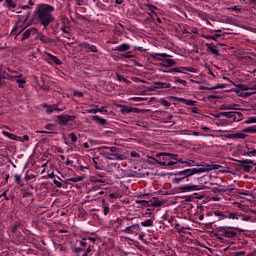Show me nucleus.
<instances>
[{"instance_id": "4", "label": "nucleus", "mask_w": 256, "mask_h": 256, "mask_svg": "<svg viewBox=\"0 0 256 256\" xmlns=\"http://www.w3.org/2000/svg\"><path fill=\"white\" fill-rule=\"evenodd\" d=\"M59 125H69L71 121H75L77 117L75 115L61 114L57 116Z\"/></svg>"}, {"instance_id": "1", "label": "nucleus", "mask_w": 256, "mask_h": 256, "mask_svg": "<svg viewBox=\"0 0 256 256\" xmlns=\"http://www.w3.org/2000/svg\"><path fill=\"white\" fill-rule=\"evenodd\" d=\"M55 11V7L49 4H40L37 7V17L40 21L41 25H43L44 29L49 27V24L53 21V15H51Z\"/></svg>"}, {"instance_id": "13", "label": "nucleus", "mask_w": 256, "mask_h": 256, "mask_svg": "<svg viewBox=\"0 0 256 256\" xmlns=\"http://www.w3.org/2000/svg\"><path fill=\"white\" fill-rule=\"evenodd\" d=\"M44 55L46 57H48V63L49 61H52L53 63H55V65H61L62 62H61V59H59L57 56L49 53V52H44Z\"/></svg>"}, {"instance_id": "18", "label": "nucleus", "mask_w": 256, "mask_h": 256, "mask_svg": "<svg viewBox=\"0 0 256 256\" xmlns=\"http://www.w3.org/2000/svg\"><path fill=\"white\" fill-rule=\"evenodd\" d=\"M232 123H239V121H243V113L241 112H233L232 117L230 118Z\"/></svg>"}, {"instance_id": "11", "label": "nucleus", "mask_w": 256, "mask_h": 256, "mask_svg": "<svg viewBox=\"0 0 256 256\" xmlns=\"http://www.w3.org/2000/svg\"><path fill=\"white\" fill-rule=\"evenodd\" d=\"M222 237H227L228 239H233V237H237V232L233 229H223L221 230Z\"/></svg>"}, {"instance_id": "30", "label": "nucleus", "mask_w": 256, "mask_h": 256, "mask_svg": "<svg viewBox=\"0 0 256 256\" xmlns=\"http://www.w3.org/2000/svg\"><path fill=\"white\" fill-rule=\"evenodd\" d=\"M221 37V34H215V35H202L203 39H207L208 41H217Z\"/></svg>"}, {"instance_id": "58", "label": "nucleus", "mask_w": 256, "mask_h": 256, "mask_svg": "<svg viewBox=\"0 0 256 256\" xmlns=\"http://www.w3.org/2000/svg\"><path fill=\"white\" fill-rule=\"evenodd\" d=\"M161 105L164 107H171V103L167 100H161Z\"/></svg>"}, {"instance_id": "19", "label": "nucleus", "mask_w": 256, "mask_h": 256, "mask_svg": "<svg viewBox=\"0 0 256 256\" xmlns=\"http://www.w3.org/2000/svg\"><path fill=\"white\" fill-rule=\"evenodd\" d=\"M185 71H188V73H196L193 67H179L173 69L174 73H185Z\"/></svg>"}, {"instance_id": "16", "label": "nucleus", "mask_w": 256, "mask_h": 256, "mask_svg": "<svg viewBox=\"0 0 256 256\" xmlns=\"http://www.w3.org/2000/svg\"><path fill=\"white\" fill-rule=\"evenodd\" d=\"M12 79H14V81H16V83H18V87L20 89H23V87H25V83H27V80L25 78H23V76H13Z\"/></svg>"}, {"instance_id": "60", "label": "nucleus", "mask_w": 256, "mask_h": 256, "mask_svg": "<svg viewBox=\"0 0 256 256\" xmlns=\"http://www.w3.org/2000/svg\"><path fill=\"white\" fill-rule=\"evenodd\" d=\"M25 141H29L28 135H24L23 137H21V140H18V142H20V143H25Z\"/></svg>"}, {"instance_id": "43", "label": "nucleus", "mask_w": 256, "mask_h": 256, "mask_svg": "<svg viewBox=\"0 0 256 256\" xmlns=\"http://www.w3.org/2000/svg\"><path fill=\"white\" fill-rule=\"evenodd\" d=\"M240 220L241 221H253V217H251V216H247V215H245V214H243V213H240Z\"/></svg>"}, {"instance_id": "50", "label": "nucleus", "mask_w": 256, "mask_h": 256, "mask_svg": "<svg viewBox=\"0 0 256 256\" xmlns=\"http://www.w3.org/2000/svg\"><path fill=\"white\" fill-rule=\"evenodd\" d=\"M68 137L71 139L72 143H77L78 138L75 133H70Z\"/></svg>"}, {"instance_id": "53", "label": "nucleus", "mask_w": 256, "mask_h": 256, "mask_svg": "<svg viewBox=\"0 0 256 256\" xmlns=\"http://www.w3.org/2000/svg\"><path fill=\"white\" fill-rule=\"evenodd\" d=\"M222 117H226L227 119H231L233 116V112H222L221 113Z\"/></svg>"}, {"instance_id": "34", "label": "nucleus", "mask_w": 256, "mask_h": 256, "mask_svg": "<svg viewBox=\"0 0 256 256\" xmlns=\"http://www.w3.org/2000/svg\"><path fill=\"white\" fill-rule=\"evenodd\" d=\"M175 229L178 233H185V231H189V229H191L190 227H181L180 224H175Z\"/></svg>"}, {"instance_id": "28", "label": "nucleus", "mask_w": 256, "mask_h": 256, "mask_svg": "<svg viewBox=\"0 0 256 256\" xmlns=\"http://www.w3.org/2000/svg\"><path fill=\"white\" fill-rule=\"evenodd\" d=\"M235 93L238 95V97H251L252 94L245 92V90H242L241 88H236Z\"/></svg>"}, {"instance_id": "63", "label": "nucleus", "mask_w": 256, "mask_h": 256, "mask_svg": "<svg viewBox=\"0 0 256 256\" xmlns=\"http://www.w3.org/2000/svg\"><path fill=\"white\" fill-rule=\"evenodd\" d=\"M60 31H62V33H65L66 35L69 34V30H67V26H62L60 28Z\"/></svg>"}, {"instance_id": "64", "label": "nucleus", "mask_w": 256, "mask_h": 256, "mask_svg": "<svg viewBox=\"0 0 256 256\" xmlns=\"http://www.w3.org/2000/svg\"><path fill=\"white\" fill-rule=\"evenodd\" d=\"M232 191H235V187L229 185L227 188H226V193H231Z\"/></svg>"}, {"instance_id": "20", "label": "nucleus", "mask_w": 256, "mask_h": 256, "mask_svg": "<svg viewBox=\"0 0 256 256\" xmlns=\"http://www.w3.org/2000/svg\"><path fill=\"white\" fill-rule=\"evenodd\" d=\"M144 7H148V9L150 11V12H148V15L151 17V19H153V15L155 17H157L156 11L159 9V8H157V6H155L153 4H145Z\"/></svg>"}, {"instance_id": "55", "label": "nucleus", "mask_w": 256, "mask_h": 256, "mask_svg": "<svg viewBox=\"0 0 256 256\" xmlns=\"http://www.w3.org/2000/svg\"><path fill=\"white\" fill-rule=\"evenodd\" d=\"M91 251H93V247L90 245V246H88L86 251H84L82 256H89V253H91Z\"/></svg>"}, {"instance_id": "52", "label": "nucleus", "mask_w": 256, "mask_h": 256, "mask_svg": "<svg viewBox=\"0 0 256 256\" xmlns=\"http://www.w3.org/2000/svg\"><path fill=\"white\" fill-rule=\"evenodd\" d=\"M121 57H123V59H133V54H131V52H127L124 54H121Z\"/></svg>"}, {"instance_id": "40", "label": "nucleus", "mask_w": 256, "mask_h": 256, "mask_svg": "<svg viewBox=\"0 0 256 256\" xmlns=\"http://www.w3.org/2000/svg\"><path fill=\"white\" fill-rule=\"evenodd\" d=\"M142 227H153L154 222L152 219L141 222Z\"/></svg>"}, {"instance_id": "36", "label": "nucleus", "mask_w": 256, "mask_h": 256, "mask_svg": "<svg viewBox=\"0 0 256 256\" xmlns=\"http://www.w3.org/2000/svg\"><path fill=\"white\" fill-rule=\"evenodd\" d=\"M102 207L104 215H109V211H111V209L109 208V204L105 203V200L102 201Z\"/></svg>"}, {"instance_id": "8", "label": "nucleus", "mask_w": 256, "mask_h": 256, "mask_svg": "<svg viewBox=\"0 0 256 256\" xmlns=\"http://www.w3.org/2000/svg\"><path fill=\"white\" fill-rule=\"evenodd\" d=\"M37 33H38L37 28H34V27L29 28V29H27V30L22 34V39H21V41H26V39H29V37H33V36L37 35Z\"/></svg>"}, {"instance_id": "3", "label": "nucleus", "mask_w": 256, "mask_h": 256, "mask_svg": "<svg viewBox=\"0 0 256 256\" xmlns=\"http://www.w3.org/2000/svg\"><path fill=\"white\" fill-rule=\"evenodd\" d=\"M247 133H256L255 126H249L242 129L240 132L228 134L227 139H247Z\"/></svg>"}, {"instance_id": "47", "label": "nucleus", "mask_w": 256, "mask_h": 256, "mask_svg": "<svg viewBox=\"0 0 256 256\" xmlns=\"http://www.w3.org/2000/svg\"><path fill=\"white\" fill-rule=\"evenodd\" d=\"M136 203L142 207H149V202L147 200H136Z\"/></svg>"}, {"instance_id": "56", "label": "nucleus", "mask_w": 256, "mask_h": 256, "mask_svg": "<svg viewBox=\"0 0 256 256\" xmlns=\"http://www.w3.org/2000/svg\"><path fill=\"white\" fill-rule=\"evenodd\" d=\"M214 193H227V190H220V188L214 187L212 188Z\"/></svg>"}, {"instance_id": "61", "label": "nucleus", "mask_w": 256, "mask_h": 256, "mask_svg": "<svg viewBox=\"0 0 256 256\" xmlns=\"http://www.w3.org/2000/svg\"><path fill=\"white\" fill-rule=\"evenodd\" d=\"M87 113H93L94 115L99 113V108H96V109H88L87 110Z\"/></svg>"}, {"instance_id": "33", "label": "nucleus", "mask_w": 256, "mask_h": 256, "mask_svg": "<svg viewBox=\"0 0 256 256\" xmlns=\"http://www.w3.org/2000/svg\"><path fill=\"white\" fill-rule=\"evenodd\" d=\"M164 159L167 161L168 159H173L174 161H179L177 160V157L178 155L177 154H167V153H164L162 154Z\"/></svg>"}, {"instance_id": "42", "label": "nucleus", "mask_w": 256, "mask_h": 256, "mask_svg": "<svg viewBox=\"0 0 256 256\" xmlns=\"http://www.w3.org/2000/svg\"><path fill=\"white\" fill-rule=\"evenodd\" d=\"M84 179H85V176H77V177L70 178L69 181H71L72 183H79V181H83Z\"/></svg>"}, {"instance_id": "46", "label": "nucleus", "mask_w": 256, "mask_h": 256, "mask_svg": "<svg viewBox=\"0 0 256 256\" xmlns=\"http://www.w3.org/2000/svg\"><path fill=\"white\" fill-rule=\"evenodd\" d=\"M128 101H136L137 103L141 102V101H147V98H143V97H131L128 99Z\"/></svg>"}, {"instance_id": "29", "label": "nucleus", "mask_w": 256, "mask_h": 256, "mask_svg": "<svg viewBox=\"0 0 256 256\" xmlns=\"http://www.w3.org/2000/svg\"><path fill=\"white\" fill-rule=\"evenodd\" d=\"M177 101H179L180 103H184V105H189V106L196 105V103H197V101L188 100L185 98H177Z\"/></svg>"}, {"instance_id": "22", "label": "nucleus", "mask_w": 256, "mask_h": 256, "mask_svg": "<svg viewBox=\"0 0 256 256\" xmlns=\"http://www.w3.org/2000/svg\"><path fill=\"white\" fill-rule=\"evenodd\" d=\"M154 89H171V84L167 82H154Z\"/></svg>"}, {"instance_id": "31", "label": "nucleus", "mask_w": 256, "mask_h": 256, "mask_svg": "<svg viewBox=\"0 0 256 256\" xmlns=\"http://www.w3.org/2000/svg\"><path fill=\"white\" fill-rule=\"evenodd\" d=\"M109 161H123V156L122 155H115V154H110V156H105Z\"/></svg>"}, {"instance_id": "45", "label": "nucleus", "mask_w": 256, "mask_h": 256, "mask_svg": "<svg viewBox=\"0 0 256 256\" xmlns=\"http://www.w3.org/2000/svg\"><path fill=\"white\" fill-rule=\"evenodd\" d=\"M174 83H181V85H184V87L187 86V81H185L179 77H174Z\"/></svg>"}, {"instance_id": "62", "label": "nucleus", "mask_w": 256, "mask_h": 256, "mask_svg": "<svg viewBox=\"0 0 256 256\" xmlns=\"http://www.w3.org/2000/svg\"><path fill=\"white\" fill-rule=\"evenodd\" d=\"M109 198H110V199H119V194H118V193H111V194L109 195Z\"/></svg>"}, {"instance_id": "37", "label": "nucleus", "mask_w": 256, "mask_h": 256, "mask_svg": "<svg viewBox=\"0 0 256 256\" xmlns=\"http://www.w3.org/2000/svg\"><path fill=\"white\" fill-rule=\"evenodd\" d=\"M14 179H15V183H17L18 185H20V187H25V184H24L23 181L21 180V175L15 174V175H14Z\"/></svg>"}, {"instance_id": "35", "label": "nucleus", "mask_w": 256, "mask_h": 256, "mask_svg": "<svg viewBox=\"0 0 256 256\" xmlns=\"http://www.w3.org/2000/svg\"><path fill=\"white\" fill-rule=\"evenodd\" d=\"M173 65H175V60H173V59H165L163 61L164 67H173Z\"/></svg>"}, {"instance_id": "14", "label": "nucleus", "mask_w": 256, "mask_h": 256, "mask_svg": "<svg viewBox=\"0 0 256 256\" xmlns=\"http://www.w3.org/2000/svg\"><path fill=\"white\" fill-rule=\"evenodd\" d=\"M122 115H129V113H143V110L139 108L124 107L121 109Z\"/></svg>"}, {"instance_id": "49", "label": "nucleus", "mask_w": 256, "mask_h": 256, "mask_svg": "<svg viewBox=\"0 0 256 256\" xmlns=\"http://www.w3.org/2000/svg\"><path fill=\"white\" fill-rule=\"evenodd\" d=\"M117 79H118V81H123V83H126L127 85H129L131 83V81L127 80V78H125L121 75H117Z\"/></svg>"}, {"instance_id": "38", "label": "nucleus", "mask_w": 256, "mask_h": 256, "mask_svg": "<svg viewBox=\"0 0 256 256\" xmlns=\"http://www.w3.org/2000/svg\"><path fill=\"white\" fill-rule=\"evenodd\" d=\"M214 217H218L220 221L227 218L225 216V212H220V211H214Z\"/></svg>"}, {"instance_id": "26", "label": "nucleus", "mask_w": 256, "mask_h": 256, "mask_svg": "<svg viewBox=\"0 0 256 256\" xmlns=\"http://www.w3.org/2000/svg\"><path fill=\"white\" fill-rule=\"evenodd\" d=\"M237 88L241 89L242 91H256V85H254L252 88L245 84H238L236 86Z\"/></svg>"}, {"instance_id": "5", "label": "nucleus", "mask_w": 256, "mask_h": 256, "mask_svg": "<svg viewBox=\"0 0 256 256\" xmlns=\"http://www.w3.org/2000/svg\"><path fill=\"white\" fill-rule=\"evenodd\" d=\"M138 231H141V225L133 224L124 228L122 233H125L126 235H137Z\"/></svg>"}, {"instance_id": "15", "label": "nucleus", "mask_w": 256, "mask_h": 256, "mask_svg": "<svg viewBox=\"0 0 256 256\" xmlns=\"http://www.w3.org/2000/svg\"><path fill=\"white\" fill-rule=\"evenodd\" d=\"M243 155H246V157H256V149L247 144Z\"/></svg>"}, {"instance_id": "17", "label": "nucleus", "mask_w": 256, "mask_h": 256, "mask_svg": "<svg viewBox=\"0 0 256 256\" xmlns=\"http://www.w3.org/2000/svg\"><path fill=\"white\" fill-rule=\"evenodd\" d=\"M208 53H212V55H216L219 57V50H217V46L211 43H206Z\"/></svg>"}, {"instance_id": "32", "label": "nucleus", "mask_w": 256, "mask_h": 256, "mask_svg": "<svg viewBox=\"0 0 256 256\" xmlns=\"http://www.w3.org/2000/svg\"><path fill=\"white\" fill-rule=\"evenodd\" d=\"M179 161H160L159 165H162L163 167H173V165H177Z\"/></svg>"}, {"instance_id": "27", "label": "nucleus", "mask_w": 256, "mask_h": 256, "mask_svg": "<svg viewBox=\"0 0 256 256\" xmlns=\"http://www.w3.org/2000/svg\"><path fill=\"white\" fill-rule=\"evenodd\" d=\"M92 119L98 123V125H107V120H105V118H101L99 115H94Z\"/></svg>"}, {"instance_id": "41", "label": "nucleus", "mask_w": 256, "mask_h": 256, "mask_svg": "<svg viewBox=\"0 0 256 256\" xmlns=\"http://www.w3.org/2000/svg\"><path fill=\"white\" fill-rule=\"evenodd\" d=\"M19 28L17 27V25L12 29L10 35L12 37H15L17 35H21V30H18Z\"/></svg>"}, {"instance_id": "44", "label": "nucleus", "mask_w": 256, "mask_h": 256, "mask_svg": "<svg viewBox=\"0 0 256 256\" xmlns=\"http://www.w3.org/2000/svg\"><path fill=\"white\" fill-rule=\"evenodd\" d=\"M33 5H35V2L33 0H29L28 5H22L21 9H24V10L31 9Z\"/></svg>"}, {"instance_id": "25", "label": "nucleus", "mask_w": 256, "mask_h": 256, "mask_svg": "<svg viewBox=\"0 0 256 256\" xmlns=\"http://www.w3.org/2000/svg\"><path fill=\"white\" fill-rule=\"evenodd\" d=\"M225 87H227L225 84H217L216 86H213V87L202 86L201 89L203 91H215L216 89H225Z\"/></svg>"}, {"instance_id": "24", "label": "nucleus", "mask_w": 256, "mask_h": 256, "mask_svg": "<svg viewBox=\"0 0 256 256\" xmlns=\"http://www.w3.org/2000/svg\"><path fill=\"white\" fill-rule=\"evenodd\" d=\"M129 49H131V45H129L127 43H122V44L116 46L114 51L125 52V51H129Z\"/></svg>"}, {"instance_id": "54", "label": "nucleus", "mask_w": 256, "mask_h": 256, "mask_svg": "<svg viewBox=\"0 0 256 256\" xmlns=\"http://www.w3.org/2000/svg\"><path fill=\"white\" fill-rule=\"evenodd\" d=\"M251 165H253V160H250L247 162V164L244 165L245 171H249L251 169Z\"/></svg>"}, {"instance_id": "48", "label": "nucleus", "mask_w": 256, "mask_h": 256, "mask_svg": "<svg viewBox=\"0 0 256 256\" xmlns=\"http://www.w3.org/2000/svg\"><path fill=\"white\" fill-rule=\"evenodd\" d=\"M178 163H183L184 165H186V167H193V163H195V161H190V162H188V161H183V159H180V160H178Z\"/></svg>"}, {"instance_id": "39", "label": "nucleus", "mask_w": 256, "mask_h": 256, "mask_svg": "<svg viewBox=\"0 0 256 256\" xmlns=\"http://www.w3.org/2000/svg\"><path fill=\"white\" fill-rule=\"evenodd\" d=\"M252 123H256V117H255V116L248 117V118L243 122L244 125H251Z\"/></svg>"}, {"instance_id": "12", "label": "nucleus", "mask_w": 256, "mask_h": 256, "mask_svg": "<svg viewBox=\"0 0 256 256\" xmlns=\"http://www.w3.org/2000/svg\"><path fill=\"white\" fill-rule=\"evenodd\" d=\"M225 217L232 221H239L241 219V212H225Z\"/></svg>"}, {"instance_id": "9", "label": "nucleus", "mask_w": 256, "mask_h": 256, "mask_svg": "<svg viewBox=\"0 0 256 256\" xmlns=\"http://www.w3.org/2000/svg\"><path fill=\"white\" fill-rule=\"evenodd\" d=\"M42 107L46 109V113H53L54 111H58L59 113H61V111H63V109L59 108V105L57 104H53V105L43 104Z\"/></svg>"}, {"instance_id": "51", "label": "nucleus", "mask_w": 256, "mask_h": 256, "mask_svg": "<svg viewBox=\"0 0 256 256\" xmlns=\"http://www.w3.org/2000/svg\"><path fill=\"white\" fill-rule=\"evenodd\" d=\"M6 5L10 9H15V2L13 0H6Z\"/></svg>"}, {"instance_id": "2", "label": "nucleus", "mask_w": 256, "mask_h": 256, "mask_svg": "<svg viewBox=\"0 0 256 256\" xmlns=\"http://www.w3.org/2000/svg\"><path fill=\"white\" fill-rule=\"evenodd\" d=\"M199 173H205V168H189L181 170L176 174L174 178V183H181L183 179L193 177V175H199Z\"/></svg>"}, {"instance_id": "23", "label": "nucleus", "mask_w": 256, "mask_h": 256, "mask_svg": "<svg viewBox=\"0 0 256 256\" xmlns=\"http://www.w3.org/2000/svg\"><path fill=\"white\" fill-rule=\"evenodd\" d=\"M82 49H86L88 53H97V46L84 43L82 44Z\"/></svg>"}, {"instance_id": "6", "label": "nucleus", "mask_w": 256, "mask_h": 256, "mask_svg": "<svg viewBox=\"0 0 256 256\" xmlns=\"http://www.w3.org/2000/svg\"><path fill=\"white\" fill-rule=\"evenodd\" d=\"M36 39H38L39 41H41V43H43L44 45H49V43H53L54 40L51 39L49 36H46L45 34H43L42 32L36 33Z\"/></svg>"}, {"instance_id": "59", "label": "nucleus", "mask_w": 256, "mask_h": 256, "mask_svg": "<svg viewBox=\"0 0 256 256\" xmlns=\"http://www.w3.org/2000/svg\"><path fill=\"white\" fill-rule=\"evenodd\" d=\"M54 185H56V187L58 189H61V187H63V184L61 182H59L58 180H53Z\"/></svg>"}, {"instance_id": "21", "label": "nucleus", "mask_w": 256, "mask_h": 256, "mask_svg": "<svg viewBox=\"0 0 256 256\" xmlns=\"http://www.w3.org/2000/svg\"><path fill=\"white\" fill-rule=\"evenodd\" d=\"M2 135H4V137H7L8 139H11L12 141H21V136H17L5 130L2 131Z\"/></svg>"}, {"instance_id": "10", "label": "nucleus", "mask_w": 256, "mask_h": 256, "mask_svg": "<svg viewBox=\"0 0 256 256\" xmlns=\"http://www.w3.org/2000/svg\"><path fill=\"white\" fill-rule=\"evenodd\" d=\"M102 155H111V153H118L119 152V148L112 146V147H102L100 149Z\"/></svg>"}, {"instance_id": "57", "label": "nucleus", "mask_w": 256, "mask_h": 256, "mask_svg": "<svg viewBox=\"0 0 256 256\" xmlns=\"http://www.w3.org/2000/svg\"><path fill=\"white\" fill-rule=\"evenodd\" d=\"M98 113H108L107 106H102L98 108Z\"/></svg>"}, {"instance_id": "7", "label": "nucleus", "mask_w": 256, "mask_h": 256, "mask_svg": "<svg viewBox=\"0 0 256 256\" xmlns=\"http://www.w3.org/2000/svg\"><path fill=\"white\" fill-rule=\"evenodd\" d=\"M180 193H191L193 191H199V186L187 184L179 187Z\"/></svg>"}]
</instances>
